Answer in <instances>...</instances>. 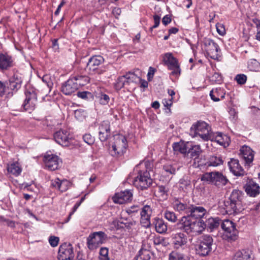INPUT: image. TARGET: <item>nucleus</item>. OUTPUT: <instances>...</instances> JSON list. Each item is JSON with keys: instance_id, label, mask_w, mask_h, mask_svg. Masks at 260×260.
Listing matches in <instances>:
<instances>
[{"instance_id": "39", "label": "nucleus", "mask_w": 260, "mask_h": 260, "mask_svg": "<svg viewBox=\"0 0 260 260\" xmlns=\"http://www.w3.org/2000/svg\"><path fill=\"white\" fill-rule=\"evenodd\" d=\"M72 78L75 79V82L78 88L80 86L86 85L89 82V78L86 76H77L73 77Z\"/></svg>"}, {"instance_id": "23", "label": "nucleus", "mask_w": 260, "mask_h": 260, "mask_svg": "<svg viewBox=\"0 0 260 260\" xmlns=\"http://www.w3.org/2000/svg\"><path fill=\"white\" fill-rule=\"evenodd\" d=\"M78 89L75 79L70 78L62 86L61 91L66 95H70Z\"/></svg>"}, {"instance_id": "22", "label": "nucleus", "mask_w": 260, "mask_h": 260, "mask_svg": "<svg viewBox=\"0 0 260 260\" xmlns=\"http://www.w3.org/2000/svg\"><path fill=\"white\" fill-rule=\"evenodd\" d=\"M240 152L246 164H250L252 162L254 152L250 147L246 145L243 146L240 149Z\"/></svg>"}, {"instance_id": "60", "label": "nucleus", "mask_w": 260, "mask_h": 260, "mask_svg": "<svg viewBox=\"0 0 260 260\" xmlns=\"http://www.w3.org/2000/svg\"><path fill=\"white\" fill-rule=\"evenodd\" d=\"M153 19L154 21V25L150 28L151 30L158 26L160 23V16H158V15H154L153 16Z\"/></svg>"}, {"instance_id": "3", "label": "nucleus", "mask_w": 260, "mask_h": 260, "mask_svg": "<svg viewBox=\"0 0 260 260\" xmlns=\"http://www.w3.org/2000/svg\"><path fill=\"white\" fill-rule=\"evenodd\" d=\"M201 180L202 181L212 183L217 186H224L228 181L226 177L219 172L206 173L202 175Z\"/></svg>"}, {"instance_id": "56", "label": "nucleus", "mask_w": 260, "mask_h": 260, "mask_svg": "<svg viewBox=\"0 0 260 260\" xmlns=\"http://www.w3.org/2000/svg\"><path fill=\"white\" fill-rule=\"evenodd\" d=\"M217 32L221 36H223L225 34V29L224 25L221 23H217L216 25Z\"/></svg>"}, {"instance_id": "38", "label": "nucleus", "mask_w": 260, "mask_h": 260, "mask_svg": "<svg viewBox=\"0 0 260 260\" xmlns=\"http://www.w3.org/2000/svg\"><path fill=\"white\" fill-rule=\"evenodd\" d=\"M223 160L220 156H211L207 162L208 166L217 167L222 165Z\"/></svg>"}, {"instance_id": "59", "label": "nucleus", "mask_w": 260, "mask_h": 260, "mask_svg": "<svg viewBox=\"0 0 260 260\" xmlns=\"http://www.w3.org/2000/svg\"><path fill=\"white\" fill-rule=\"evenodd\" d=\"M150 218L141 217V223L142 225L145 228H148L150 225Z\"/></svg>"}, {"instance_id": "2", "label": "nucleus", "mask_w": 260, "mask_h": 260, "mask_svg": "<svg viewBox=\"0 0 260 260\" xmlns=\"http://www.w3.org/2000/svg\"><path fill=\"white\" fill-rule=\"evenodd\" d=\"M127 147V140L125 136L118 134L113 136V142L111 144L109 151L112 156L118 157L123 154Z\"/></svg>"}, {"instance_id": "57", "label": "nucleus", "mask_w": 260, "mask_h": 260, "mask_svg": "<svg viewBox=\"0 0 260 260\" xmlns=\"http://www.w3.org/2000/svg\"><path fill=\"white\" fill-rule=\"evenodd\" d=\"M59 242V238L55 236H51L49 239V242L52 247L56 246Z\"/></svg>"}, {"instance_id": "11", "label": "nucleus", "mask_w": 260, "mask_h": 260, "mask_svg": "<svg viewBox=\"0 0 260 260\" xmlns=\"http://www.w3.org/2000/svg\"><path fill=\"white\" fill-rule=\"evenodd\" d=\"M204 44L208 55L213 59H218L220 56V49L218 44L210 39H205Z\"/></svg>"}, {"instance_id": "46", "label": "nucleus", "mask_w": 260, "mask_h": 260, "mask_svg": "<svg viewBox=\"0 0 260 260\" xmlns=\"http://www.w3.org/2000/svg\"><path fill=\"white\" fill-rule=\"evenodd\" d=\"M75 117L80 121L83 120L86 117V112L82 109H78L75 111Z\"/></svg>"}, {"instance_id": "7", "label": "nucleus", "mask_w": 260, "mask_h": 260, "mask_svg": "<svg viewBox=\"0 0 260 260\" xmlns=\"http://www.w3.org/2000/svg\"><path fill=\"white\" fill-rule=\"evenodd\" d=\"M221 228L224 231L223 238L228 241L236 240L238 238V232L234 223L231 220L225 219L222 221Z\"/></svg>"}, {"instance_id": "27", "label": "nucleus", "mask_w": 260, "mask_h": 260, "mask_svg": "<svg viewBox=\"0 0 260 260\" xmlns=\"http://www.w3.org/2000/svg\"><path fill=\"white\" fill-rule=\"evenodd\" d=\"M225 209L229 214H233L239 212L241 210V207L238 206L237 203L231 202L228 199L224 203Z\"/></svg>"}, {"instance_id": "10", "label": "nucleus", "mask_w": 260, "mask_h": 260, "mask_svg": "<svg viewBox=\"0 0 260 260\" xmlns=\"http://www.w3.org/2000/svg\"><path fill=\"white\" fill-rule=\"evenodd\" d=\"M104 61V59L102 56H93L89 59L87 64V68L91 74H102L106 71L104 68L100 67Z\"/></svg>"}, {"instance_id": "9", "label": "nucleus", "mask_w": 260, "mask_h": 260, "mask_svg": "<svg viewBox=\"0 0 260 260\" xmlns=\"http://www.w3.org/2000/svg\"><path fill=\"white\" fill-rule=\"evenodd\" d=\"M152 183V179L148 171H140L134 181V185L141 190L148 188Z\"/></svg>"}, {"instance_id": "25", "label": "nucleus", "mask_w": 260, "mask_h": 260, "mask_svg": "<svg viewBox=\"0 0 260 260\" xmlns=\"http://www.w3.org/2000/svg\"><path fill=\"white\" fill-rule=\"evenodd\" d=\"M188 216H190L191 218L196 219L202 218L206 213V210L204 207L196 206L192 204Z\"/></svg>"}, {"instance_id": "37", "label": "nucleus", "mask_w": 260, "mask_h": 260, "mask_svg": "<svg viewBox=\"0 0 260 260\" xmlns=\"http://www.w3.org/2000/svg\"><path fill=\"white\" fill-rule=\"evenodd\" d=\"M125 79L126 85H129L132 83H137L140 80V78L133 72H128L123 75Z\"/></svg>"}, {"instance_id": "53", "label": "nucleus", "mask_w": 260, "mask_h": 260, "mask_svg": "<svg viewBox=\"0 0 260 260\" xmlns=\"http://www.w3.org/2000/svg\"><path fill=\"white\" fill-rule=\"evenodd\" d=\"M181 183L184 185L180 186L185 191H188L192 189L190 182L188 181L181 180Z\"/></svg>"}, {"instance_id": "43", "label": "nucleus", "mask_w": 260, "mask_h": 260, "mask_svg": "<svg viewBox=\"0 0 260 260\" xmlns=\"http://www.w3.org/2000/svg\"><path fill=\"white\" fill-rule=\"evenodd\" d=\"M139 256L142 260H149L151 257L149 250L141 248L139 252Z\"/></svg>"}, {"instance_id": "29", "label": "nucleus", "mask_w": 260, "mask_h": 260, "mask_svg": "<svg viewBox=\"0 0 260 260\" xmlns=\"http://www.w3.org/2000/svg\"><path fill=\"white\" fill-rule=\"evenodd\" d=\"M225 92L220 88L213 89L210 92V96L211 99L214 102H218L225 97Z\"/></svg>"}, {"instance_id": "50", "label": "nucleus", "mask_w": 260, "mask_h": 260, "mask_svg": "<svg viewBox=\"0 0 260 260\" xmlns=\"http://www.w3.org/2000/svg\"><path fill=\"white\" fill-rule=\"evenodd\" d=\"M210 80L213 83L219 84L222 82V76L218 73H214L210 77Z\"/></svg>"}, {"instance_id": "40", "label": "nucleus", "mask_w": 260, "mask_h": 260, "mask_svg": "<svg viewBox=\"0 0 260 260\" xmlns=\"http://www.w3.org/2000/svg\"><path fill=\"white\" fill-rule=\"evenodd\" d=\"M169 260H187L184 255L178 251H173L169 256Z\"/></svg>"}, {"instance_id": "62", "label": "nucleus", "mask_w": 260, "mask_h": 260, "mask_svg": "<svg viewBox=\"0 0 260 260\" xmlns=\"http://www.w3.org/2000/svg\"><path fill=\"white\" fill-rule=\"evenodd\" d=\"M42 81L45 83L48 87H51L52 83L51 81L50 77L48 75H44L42 78Z\"/></svg>"}, {"instance_id": "16", "label": "nucleus", "mask_w": 260, "mask_h": 260, "mask_svg": "<svg viewBox=\"0 0 260 260\" xmlns=\"http://www.w3.org/2000/svg\"><path fill=\"white\" fill-rule=\"evenodd\" d=\"M171 237L172 243L176 249L184 248L188 242L187 236L181 232L173 234Z\"/></svg>"}, {"instance_id": "12", "label": "nucleus", "mask_w": 260, "mask_h": 260, "mask_svg": "<svg viewBox=\"0 0 260 260\" xmlns=\"http://www.w3.org/2000/svg\"><path fill=\"white\" fill-rule=\"evenodd\" d=\"M191 204L181 198H174L172 202L173 208L181 214L188 215Z\"/></svg>"}, {"instance_id": "33", "label": "nucleus", "mask_w": 260, "mask_h": 260, "mask_svg": "<svg viewBox=\"0 0 260 260\" xmlns=\"http://www.w3.org/2000/svg\"><path fill=\"white\" fill-rule=\"evenodd\" d=\"M220 223V220L218 218L211 217L207 219L206 223H204V224L205 227H207L210 230V232H212L219 226Z\"/></svg>"}, {"instance_id": "44", "label": "nucleus", "mask_w": 260, "mask_h": 260, "mask_svg": "<svg viewBox=\"0 0 260 260\" xmlns=\"http://www.w3.org/2000/svg\"><path fill=\"white\" fill-rule=\"evenodd\" d=\"M152 210L150 206L145 205L142 209L140 212L141 217L150 218Z\"/></svg>"}, {"instance_id": "47", "label": "nucleus", "mask_w": 260, "mask_h": 260, "mask_svg": "<svg viewBox=\"0 0 260 260\" xmlns=\"http://www.w3.org/2000/svg\"><path fill=\"white\" fill-rule=\"evenodd\" d=\"M18 81L17 82H15L14 78H10V88L12 89H16L20 88L22 83L21 79H17Z\"/></svg>"}, {"instance_id": "42", "label": "nucleus", "mask_w": 260, "mask_h": 260, "mask_svg": "<svg viewBox=\"0 0 260 260\" xmlns=\"http://www.w3.org/2000/svg\"><path fill=\"white\" fill-rule=\"evenodd\" d=\"M124 86H126L125 82V79L123 76L119 77L115 83H114V87L116 90H120L123 88Z\"/></svg>"}, {"instance_id": "36", "label": "nucleus", "mask_w": 260, "mask_h": 260, "mask_svg": "<svg viewBox=\"0 0 260 260\" xmlns=\"http://www.w3.org/2000/svg\"><path fill=\"white\" fill-rule=\"evenodd\" d=\"M202 151L201 146L199 145H196L188 150V152L190 154V157L193 159L199 158Z\"/></svg>"}, {"instance_id": "28", "label": "nucleus", "mask_w": 260, "mask_h": 260, "mask_svg": "<svg viewBox=\"0 0 260 260\" xmlns=\"http://www.w3.org/2000/svg\"><path fill=\"white\" fill-rule=\"evenodd\" d=\"M7 169L9 173L15 176H19L22 172V168L19 163L17 161L8 164Z\"/></svg>"}, {"instance_id": "13", "label": "nucleus", "mask_w": 260, "mask_h": 260, "mask_svg": "<svg viewBox=\"0 0 260 260\" xmlns=\"http://www.w3.org/2000/svg\"><path fill=\"white\" fill-rule=\"evenodd\" d=\"M74 253L73 246L69 243L60 246L58 250V260H74Z\"/></svg>"}, {"instance_id": "15", "label": "nucleus", "mask_w": 260, "mask_h": 260, "mask_svg": "<svg viewBox=\"0 0 260 260\" xmlns=\"http://www.w3.org/2000/svg\"><path fill=\"white\" fill-rule=\"evenodd\" d=\"M44 161L46 167L51 171L57 169L61 163V160L58 156L48 153L44 156Z\"/></svg>"}, {"instance_id": "64", "label": "nucleus", "mask_w": 260, "mask_h": 260, "mask_svg": "<svg viewBox=\"0 0 260 260\" xmlns=\"http://www.w3.org/2000/svg\"><path fill=\"white\" fill-rule=\"evenodd\" d=\"M155 69L152 67H149L147 74L148 80H151L153 78L154 74L155 72Z\"/></svg>"}, {"instance_id": "31", "label": "nucleus", "mask_w": 260, "mask_h": 260, "mask_svg": "<svg viewBox=\"0 0 260 260\" xmlns=\"http://www.w3.org/2000/svg\"><path fill=\"white\" fill-rule=\"evenodd\" d=\"M232 260H252L249 251L242 250L236 252Z\"/></svg>"}, {"instance_id": "51", "label": "nucleus", "mask_w": 260, "mask_h": 260, "mask_svg": "<svg viewBox=\"0 0 260 260\" xmlns=\"http://www.w3.org/2000/svg\"><path fill=\"white\" fill-rule=\"evenodd\" d=\"M70 182L67 180H60L58 190L61 192L67 190L70 185Z\"/></svg>"}, {"instance_id": "24", "label": "nucleus", "mask_w": 260, "mask_h": 260, "mask_svg": "<svg viewBox=\"0 0 260 260\" xmlns=\"http://www.w3.org/2000/svg\"><path fill=\"white\" fill-rule=\"evenodd\" d=\"M229 168L232 172L236 176L244 175L245 172L242 167L239 163L238 159L232 158L228 162Z\"/></svg>"}, {"instance_id": "34", "label": "nucleus", "mask_w": 260, "mask_h": 260, "mask_svg": "<svg viewBox=\"0 0 260 260\" xmlns=\"http://www.w3.org/2000/svg\"><path fill=\"white\" fill-rule=\"evenodd\" d=\"M242 192L239 190H234L229 200L235 203H237L238 206H241Z\"/></svg>"}, {"instance_id": "30", "label": "nucleus", "mask_w": 260, "mask_h": 260, "mask_svg": "<svg viewBox=\"0 0 260 260\" xmlns=\"http://www.w3.org/2000/svg\"><path fill=\"white\" fill-rule=\"evenodd\" d=\"M188 142H185L182 141L174 143L173 145V150L175 152H178L182 154H186L188 150Z\"/></svg>"}, {"instance_id": "4", "label": "nucleus", "mask_w": 260, "mask_h": 260, "mask_svg": "<svg viewBox=\"0 0 260 260\" xmlns=\"http://www.w3.org/2000/svg\"><path fill=\"white\" fill-rule=\"evenodd\" d=\"M213 240L211 236L205 235L201 236L198 240L196 247L197 253L201 256L208 255L212 249Z\"/></svg>"}, {"instance_id": "48", "label": "nucleus", "mask_w": 260, "mask_h": 260, "mask_svg": "<svg viewBox=\"0 0 260 260\" xmlns=\"http://www.w3.org/2000/svg\"><path fill=\"white\" fill-rule=\"evenodd\" d=\"M164 171L166 173V175H173L176 173V169L171 165H166L163 167Z\"/></svg>"}, {"instance_id": "35", "label": "nucleus", "mask_w": 260, "mask_h": 260, "mask_svg": "<svg viewBox=\"0 0 260 260\" xmlns=\"http://www.w3.org/2000/svg\"><path fill=\"white\" fill-rule=\"evenodd\" d=\"M169 189L164 186H159L155 190V196L161 200L167 199L168 196Z\"/></svg>"}, {"instance_id": "63", "label": "nucleus", "mask_w": 260, "mask_h": 260, "mask_svg": "<svg viewBox=\"0 0 260 260\" xmlns=\"http://www.w3.org/2000/svg\"><path fill=\"white\" fill-rule=\"evenodd\" d=\"M91 95V93L87 91L80 92L78 93V96L83 99H88Z\"/></svg>"}, {"instance_id": "20", "label": "nucleus", "mask_w": 260, "mask_h": 260, "mask_svg": "<svg viewBox=\"0 0 260 260\" xmlns=\"http://www.w3.org/2000/svg\"><path fill=\"white\" fill-rule=\"evenodd\" d=\"M209 140L215 141L219 145L226 147L229 145L230 139L227 135L217 132L212 133Z\"/></svg>"}, {"instance_id": "5", "label": "nucleus", "mask_w": 260, "mask_h": 260, "mask_svg": "<svg viewBox=\"0 0 260 260\" xmlns=\"http://www.w3.org/2000/svg\"><path fill=\"white\" fill-rule=\"evenodd\" d=\"M191 130L193 131L196 135L204 141H208L213 133L209 125L202 121L194 123L191 127Z\"/></svg>"}, {"instance_id": "26", "label": "nucleus", "mask_w": 260, "mask_h": 260, "mask_svg": "<svg viewBox=\"0 0 260 260\" xmlns=\"http://www.w3.org/2000/svg\"><path fill=\"white\" fill-rule=\"evenodd\" d=\"M13 59L7 53H0V69L8 70L13 66Z\"/></svg>"}, {"instance_id": "18", "label": "nucleus", "mask_w": 260, "mask_h": 260, "mask_svg": "<svg viewBox=\"0 0 260 260\" xmlns=\"http://www.w3.org/2000/svg\"><path fill=\"white\" fill-rule=\"evenodd\" d=\"M111 134L110 122L103 121L99 126V138L102 142L107 140Z\"/></svg>"}, {"instance_id": "1", "label": "nucleus", "mask_w": 260, "mask_h": 260, "mask_svg": "<svg viewBox=\"0 0 260 260\" xmlns=\"http://www.w3.org/2000/svg\"><path fill=\"white\" fill-rule=\"evenodd\" d=\"M179 228L188 234L197 235L205 229L204 222L200 219L191 218L190 216H183L177 223Z\"/></svg>"}, {"instance_id": "21", "label": "nucleus", "mask_w": 260, "mask_h": 260, "mask_svg": "<svg viewBox=\"0 0 260 260\" xmlns=\"http://www.w3.org/2000/svg\"><path fill=\"white\" fill-rule=\"evenodd\" d=\"M245 191L250 197H255L260 192L259 185L252 180H249L245 186Z\"/></svg>"}, {"instance_id": "6", "label": "nucleus", "mask_w": 260, "mask_h": 260, "mask_svg": "<svg viewBox=\"0 0 260 260\" xmlns=\"http://www.w3.org/2000/svg\"><path fill=\"white\" fill-rule=\"evenodd\" d=\"M107 239V235L103 232H95L90 234L87 239L88 248L93 250L104 243Z\"/></svg>"}, {"instance_id": "32", "label": "nucleus", "mask_w": 260, "mask_h": 260, "mask_svg": "<svg viewBox=\"0 0 260 260\" xmlns=\"http://www.w3.org/2000/svg\"><path fill=\"white\" fill-rule=\"evenodd\" d=\"M156 231L159 234L165 233L167 231V225L165 221L160 218H155L153 222Z\"/></svg>"}, {"instance_id": "54", "label": "nucleus", "mask_w": 260, "mask_h": 260, "mask_svg": "<svg viewBox=\"0 0 260 260\" xmlns=\"http://www.w3.org/2000/svg\"><path fill=\"white\" fill-rule=\"evenodd\" d=\"M99 98L100 103L102 105L107 104L110 100L109 96L108 95L103 93H102L100 96H99Z\"/></svg>"}, {"instance_id": "55", "label": "nucleus", "mask_w": 260, "mask_h": 260, "mask_svg": "<svg viewBox=\"0 0 260 260\" xmlns=\"http://www.w3.org/2000/svg\"><path fill=\"white\" fill-rule=\"evenodd\" d=\"M140 210V208L137 205H134L126 209V212L128 214H132L138 212Z\"/></svg>"}, {"instance_id": "41", "label": "nucleus", "mask_w": 260, "mask_h": 260, "mask_svg": "<svg viewBox=\"0 0 260 260\" xmlns=\"http://www.w3.org/2000/svg\"><path fill=\"white\" fill-rule=\"evenodd\" d=\"M164 216L167 220L171 222L175 223L177 221V216L173 211L166 210L165 212Z\"/></svg>"}, {"instance_id": "17", "label": "nucleus", "mask_w": 260, "mask_h": 260, "mask_svg": "<svg viewBox=\"0 0 260 260\" xmlns=\"http://www.w3.org/2000/svg\"><path fill=\"white\" fill-rule=\"evenodd\" d=\"M55 141L62 146H68L70 143V134L67 130H60L54 134Z\"/></svg>"}, {"instance_id": "52", "label": "nucleus", "mask_w": 260, "mask_h": 260, "mask_svg": "<svg viewBox=\"0 0 260 260\" xmlns=\"http://www.w3.org/2000/svg\"><path fill=\"white\" fill-rule=\"evenodd\" d=\"M237 82L240 85L245 84L247 80V77L244 74H238L235 77Z\"/></svg>"}, {"instance_id": "45", "label": "nucleus", "mask_w": 260, "mask_h": 260, "mask_svg": "<svg viewBox=\"0 0 260 260\" xmlns=\"http://www.w3.org/2000/svg\"><path fill=\"white\" fill-rule=\"evenodd\" d=\"M109 250L106 247H102L100 250L99 258L100 260H109Z\"/></svg>"}, {"instance_id": "58", "label": "nucleus", "mask_w": 260, "mask_h": 260, "mask_svg": "<svg viewBox=\"0 0 260 260\" xmlns=\"http://www.w3.org/2000/svg\"><path fill=\"white\" fill-rule=\"evenodd\" d=\"M83 139L88 145H91L93 143V138L90 134L84 135L83 136Z\"/></svg>"}, {"instance_id": "8", "label": "nucleus", "mask_w": 260, "mask_h": 260, "mask_svg": "<svg viewBox=\"0 0 260 260\" xmlns=\"http://www.w3.org/2000/svg\"><path fill=\"white\" fill-rule=\"evenodd\" d=\"M162 61L168 69L172 70L171 74L178 77L181 72L178 60L173 55L172 53L168 52L162 55Z\"/></svg>"}, {"instance_id": "14", "label": "nucleus", "mask_w": 260, "mask_h": 260, "mask_svg": "<svg viewBox=\"0 0 260 260\" xmlns=\"http://www.w3.org/2000/svg\"><path fill=\"white\" fill-rule=\"evenodd\" d=\"M25 99L22 107L25 111L29 112L34 110L37 104V96L34 91H26L25 92Z\"/></svg>"}, {"instance_id": "49", "label": "nucleus", "mask_w": 260, "mask_h": 260, "mask_svg": "<svg viewBox=\"0 0 260 260\" xmlns=\"http://www.w3.org/2000/svg\"><path fill=\"white\" fill-rule=\"evenodd\" d=\"M153 243L155 245H162L163 246L166 245L165 239L160 236H154L153 237Z\"/></svg>"}, {"instance_id": "61", "label": "nucleus", "mask_w": 260, "mask_h": 260, "mask_svg": "<svg viewBox=\"0 0 260 260\" xmlns=\"http://www.w3.org/2000/svg\"><path fill=\"white\" fill-rule=\"evenodd\" d=\"M172 99L173 98L169 99H164L162 100V103L164 106L167 108H170L172 105Z\"/></svg>"}, {"instance_id": "19", "label": "nucleus", "mask_w": 260, "mask_h": 260, "mask_svg": "<svg viewBox=\"0 0 260 260\" xmlns=\"http://www.w3.org/2000/svg\"><path fill=\"white\" fill-rule=\"evenodd\" d=\"M133 193L130 190H126L123 191L115 193L113 197V202L115 203L122 204L127 202L132 201Z\"/></svg>"}]
</instances>
